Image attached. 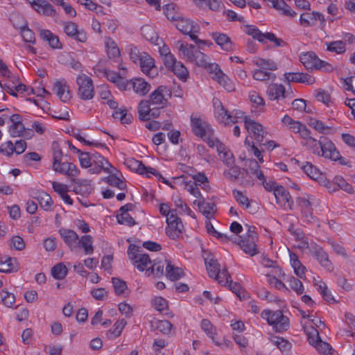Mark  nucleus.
Returning a JSON list of instances; mask_svg holds the SVG:
<instances>
[{
  "label": "nucleus",
  "mask_w": 355,
  "mask_h": 355,
  "mask_svg": "<svg viewBox=\"0 0 355 355\" xmlns=\"http://www.w3.org/2000/svg\"><path fill=\"white\" fill-rule=\"evenodd\" d=\"M302 139L303 146H306L313 154L333 162H338L340 165L351 166L350 162L341 156L335 144L331 140L327 138H324L323 140H317L311 137V131Z\"/></svg>",
  "instance_id": "1"
},
{
  "label": "nucleus",
  "mask_w": 355,
  "mask_h": 355,
  "mask_svg": "<svg viewBox=\"0 0 355 355\" xmlns=\"http://www.w3.org/2000/svg\"><path fill=\"white\" fill-rule=\"evenodd\" d=\"M127 254L132 264L140 271L147 270L150 266L152 261L148 254L139 253V248L135 245H129Z\"/></svg>",
  "instance_id": "8"
},
{
  "label": "nucleus",
  "mask_w": 355,
  "mask_h": 355,
  "mask_svg": "<svg viewBox=\"0 0 355 355\" xmlns=\"http://www.w3.org/2000/svg\"><path fill=\"white\" fill-rule=\"evenodd\" d=\"M309 125L321 134H328L330 132L332 127L325 124L322 121L311 118L308 123Z\"/></svg>",
  "instance_id": "41"
},
{
  "label": "nucleus",
  "mask_w": 355,
  "mask_h": 355,
  "mask_svg": "<svg viewBox=\"0 0 355 355\" xmlns=\"http://www.w3.org/2000/svg\"><path fill=\"white\" fill-rule=\"evenodd\" d=\"M150 110L148 101H141L138 106L139 119L144 121H149Z\"/></svg>",
  "instance_id": "49"
},
{
  "label": "nucleus",
  "mask_w": 355,
  "mask_h": 355,
  "mask_svg": "<svg viewBox=\"0 0 355 355\" xmlns=\"http://www.w3.org/2000/svg\"><path fill=\"white\" fill-rule=\"evenodd\" d=\"M191 62H193L197 66L207 69L210 73L211 67L214 64L210 62V58L207 55L198 50Z\"/></svg>",
  "instance_id": "36"
},
{
  "label": "nucleus",
  "mask_w": 355,
  "mask_h": 355,
  "mask_svg": "<svg viewBox=\"0 0 355 355\" xmlns=\"http://www.w3.org/2000/svg\"><path fill=\"white\" fill-rule=\"evenodd\" d=\"M132 87L135 93L144 96L150 90V85L144 79L137 78L130 81V89Z\"/></svg>",
  "instance_id": "32"
},
{
  "label": "nucleus",
  "mask_w": 355,
  "mask_h": 355,
  "mask_svg": "<svg viewBox=\"0 0 355 355\" xmlns=\"http://www.w3.org/2000/svg\"><path fill=\"white\" fill-rule=\"evenodd\" d=\"M74 183L73 191L76 194L82 196H88L94 190V187L91 184V181L84 179L72 180Z\"/></svg>",
  "instance_id": "22"
},
{
  "label": "nucleus",
  "mask_w": 355,
  "mask_h": 355,
  "mask_svg": "<svg viewBox=\"0 0 355 355\" xmlns=\"http://www.w3.org/2000/svg\"><path fill=\"white\" fill-rule=\"evenodd\" d=\"M126 324L127 322L123 319L116 321L114 324V329L107 331V337L109 339H114L119 337Z\"/></svg>",
  "instance_id": "46"
},
{
  "label": "nucleus",
  "mask_w": 355,
  "mask_h": 355,
  "mask_svg": "<svg viewBox=\"0 0 355 355\" xmlns=\"http://www.w3.org/2000/svg\"><path fill=\"white\" fill-rule=\"evenodd\" d=\"M301 168L310 178L319 180L322 177L320 171L312 163L306 162L301 166Z\"/></svg>",
  "instance_id": "40"
},
{
  "label": "nucleus",
  "mask_w": 355,
  "mask_h": 355,
  "mask_svg": "<svg viewBox=\"0 0 355 355\" xmlns=\"http://www.w3.org/2000/svg\"><path fill=\"white\" fill-rule=\"evenodd\" d=\"M252 62L253 64L266 71H275L278 69V64L272 59L254 57Z\"/></svg>",
  "instance_id": "30"
},
{
  "label": "nucleus",
  "mask_w": 355,
  "mask_h": 355,
  "mask_svg": "<svg viewBox=\"0 0 355 355\" xmlns=\"http://www.w3.org/2000/svg\"><path fill=\"white\" fill-rule=\"evenodd\" d=\"M130 59L136 64H139L141 71L150 77L157 74L153 58L146 52L141 51L137 46L130 44L127 49Z\"/></svg>",
  "instance_id": "2"
},
{
  "label": "nucleus",
  "mask_w": 355,
  "mask_h": 355,
  "mask_svg": "<svg viewBox=\"0 0 355 355\" xmlns=\"http://www.w3.org/2000/svg\"><path fill=\"white\" fill-rule=\"evenodd\" d=\"M169 261H170L166 259L164 261L155 262L153 265H150L148 271L150 270V273L153 274L157 277H159L164 274V268H166V266Z\"/></svg>",
  "instance_id": "48"
},
{
  "label": "nucleus",
  "mask_w": 355,
  "mask_h": 355,
  "mask_svg": "<svg viewBox=\"0 0 355 355\" xmlns=\"http://www.w3.org/2000/svg\"><path fill=\"white\" fill-rule=\"evenodd\" d=\"M290 263L293 268L295 274L301 279L305 277L306 268L302 264L296 254L290 252Z\"/></svg>",
  "instance_id": "35"
},
{
  "label": "nucleus",
  "mask_w": 355,
  "mask_h": 355,
  "mask_svg": "<svg viewBox=\"0 0 355 355\" xmlns=\"http://www.w3.org/2000/svg\"><path fill=\"white\" fill-rule=\"evenodd\" d=\"M273 195L276 202L284 209H291L293 200L289 192L282 186L276 187Z\"/></svg>",
  "instance_id": "17"
},
{
  "label": "nucleus",
  "mask_w": 355,
  "mask_h": 355,
  "mask_svg": "<svg viewBox=\"0 0 355 355\" xmlns=\"http://www.w3.org/2000/svg\"><path fill=\"white\" fill-rule=\"evenodd\" d=\"M211 73L214 75L212 79L216 80L226 91L228 92L234 91L235 85L234 82L222 71L218 64L211 65Z\"/></svg>",
  "instance_id": "10"
},
{
  "label": "nucleus",
  "mask_w": 355,
  "mask_h": 355,
  "mask_svg": "<svg viewBox=\"0 0 355 355\" xmlns=\"http://www.w3.org/2000/svg\"><path fill=\"white\" fill-rule=\"evenodd\" d=\"M11 125L9 127L8 132L11 137H18L19 133L24 130V124L22 123V117L21 115L15 114L10 117Z\"/></svg>",
  "instance_id": "26"
},
{
  "label": "nucleus",
  "mask_w": 355,
  "mask_h": 355,
  "mask_svg": "<svg viewBox=\"0 0 355 355\" xmlns=\"http://www.w3.org/2000/svg\"><path fill=\"white\" fill-rule=\"evenodd\" d=\"M266 94L270 101H280L286 98V88L282 84L271 83L268 85Z\"/></svg>",
  "instance_id": "20"
},
{
  "label": "nucleus",
  "mask_w": 355,
  "mask_h": 355,
  "mask_svg": "<svg viewBox=\"0 0 355 355\" xmlns=\"http://www.w3.org/2000/svg\"><path fill=\"white\" fill-rule=\"evenodd\" d=\"M230 167V169L223 172V175L231 181L237 180L241 175V168L234 164Z\"/></svg>",
  "instance_id": "59"
},
{
  "label": "nucleus",
  "mask_w": 355,
  "mask_h": 355,
  "mask_svg": "<svg viewBox=\"0 0 355 355\" xmlns=\"http://www.w3.org/2000/svg\"><path fill=\"white\" fill-rule=\"evenodd\" d=\"M325 44L327 51L338 54L343 53L346 50L345 42L341 40L326 42Z\"/></svg>",
  "instance_id": "51"
},
{
  "label": "nucleus",
  "mask_w": 355,
  "mask_h": 355,
  "mask_svg": "<svg viewBox=\"0 0 355 355\" xmlns=\"http://www.w3.org/2000/svg\"><path fill=\"white\" fill-rule=\"evenodd\" d=\"M184 189L197 198L202 197L198 186L196 182L192 180L184 182Z\"/></svg>",
  "instance_id": "62"
},
{
  "label": "nucleus",
  "mask_w": 355,
  "mask_h": 355,
  "mask_svg": "<svg viewBox=\"0 0 355 355\" xmlns=\"http://www.w3.org/2000/svg\"><path fill=\"white\" fill-rule=\"evenodd\" d=\"M179 51L182 55V58L189 62H191L192 59L197 51L195 46L192 44H180Z\"/></svg>",
  "instance_id": "44"
},
{
  "label": "nucleus",
  "mask_w": 355,
  "mask_h": 355,
  "mask_svg": "<svg viewBox=\"0 0 355 355\" xmlns=\"http://www.w3.org/2000/svg\"><path fill=\"white\" fill-rule=\"evenodd\" d=\"M314 257L319 262L320 266L328 272H332L334 269L332 262L329 258V255L326 251L320 248L315 250Z\"/></svg>",
  "instance_id": "23"
},
{
  "label": "nucleus",
  "mask_w": 355,
  "mask_h": 355,
  "mask_svg": "<svg viewBox=\"0 0 355 355\" xmlns=\"http://www.w3.org/2000/svg\"><path fill=\"white\" fill-rule=\"evenodd\" d=\"M64 31L68 36L74 37L81 42H84L86 40V35L83 33L78 31L77 24L73 22L67 23L64 25Z\"/></svg>",
  "instance_id": "34"
},
{
  "label": "nucleus",
  "mask_w": 355,
  "mask_h": 355,
  "mask_svg": "<svg viewBox=\"0 0 355 355\" xmlns=\"http://www.w3.org/2000/svg\"><path fill=\"white\" fill-rule=\"evenodd\" d=\"M40 36L44 41L48 42L51 48L53 49H62V44L58 37L49 30L41 29L40 31Z\"/></svg>",
  "instance_id": "28"
},
{
  "label": "nucleus",
  "mask_w": 355,
  "mask_h": 355,
  "mask_svg": "<svg viewBox=\"0 0 355 355\" xmlns=\"http://www.w3.org/2000/svg\"><path fill=\"white\" fill-rule=\"evenodd\" d=\"M287 281L289 283L290 287L297 294L301 295L304 293V286L302 284V282L294 277H290Z\"/></svg>",
  "instance_id": "64"
},
{
  "label": "nucleus",
  "mask_w": 355,
  "mask_h": 355,
  "mask_svg": "<svg viewBox=\"0 0 355 355\" xmlns=\"http://www.w3.org/2000/svg\"><path fill=\"white\" fill-rule=\"evenodd\" d=\"M77 95L83 101L92 100L95 96L94 85L92 79L85 73L76 77Z\"/></svg>",
  "instance_id": "7"
},
{
  "label": "nucleus",
  "mask_w": 355,
  "mask_h": 355,
  "mask_svg": "<svg viewBox=\"0 0 355 355\" xmlns=\"http://www.w3.org/2000/svg\"><path fill=\"white\" fill-rule=\"evenodd\" d=\"M30 196L38 201L40 207L44 211H49L51 210L53 202L47 193L42 190L33 189L31 191Z\"/></svg>",
  "instance_id": "18"
},
{
  "label": "nucleus",
  "mask_w": 355,
  "mask_h": 355,
  "mask_svg": "<svg viewBox=\"0 0 355 355\" xmlns=\"http://www.w3.org/2000/svg\"><path fill=\"white\" fill-rule=\"evenodd\" d=\"M106 182L112 187H115L120 190L126 188L125 182L114 175H110L106 178Z\"/></svg>",
  "instance_id": "63"
},
{
  "label": "nucleus",
  "mask_w": 355,
  "mask_h": 355,
  "mask_svg": "<svg viewBox=\"0 0 355 355\" xmlns=\"http://www.w3.org/2000/svg\"><path fill=\"white\" fill-rule=\"evenodd\" d=\"M205 265L209 277H212L216 275V272L220 270V264L218 261L211 256L205 259Z\"/></svg>",
  "instance_id": "45"
},
{
  "label": "nucleus",
  "mask_w": 355,
  "mask_h": 355,
  "mask_svg": "<svg viewBox=\"0 0 355 355\" xmlns=\"http://www.w3.org/2000/svg\"><path fill=\"white\" fill-rule=\"evenodd\" d=\"M171 96L170 89L161 85L158 87L150 96V102L153 105L163 107L167 102V97Z\"/></svg>",
  "instance_id": "14"
},
{
  "label": "nucleus",
  "mask_w": 355,
  "mask_h": 355,
  "mask_svg": "<svg viewBox=\"0 0 355 355\" xmlns=\"http://www.w3.org/2000/svg\"><path fill=\"white\" fill-rule=\"evenodd\" d=\"M244 32L252 37L253 39L258 40L259 42H264L265 33H263L256 26L250 25L246 26Z\"/></svg>",
  "instance_id": "54"
},
{
  "label": "nucleus",
  "mask_w": 355,
  "mask_h": 355,
  "mask_svg": "<svg viewBox=\"0 0 355 355\" xmlns=\"http://www.w3.org/2000/svg\"><path fill=\"white\" fill-rule=\"evenodd\" d=\"M300 60L306 69H313L318 62V58L313 52L309 51L301 53Z\"/></svg>",
  "instance_id": "38"
},
{
  "label": "nucleus",
  "mask_w": 355,
  "mask_h": 355,
  "mask_svg": "<svg viewBox=\"0 0 355 355\" xmlns=\"http://www.w3.org/2000/svg\"><path fill=\"white\" fill-rule=\"evenodd\" d=\"M51 275L56 279H62L67 275V268L63 263H59L52 268Z\"/></svg>",
  "instance_id": "55"
},
{
  "label": "nucleus",
  "mask_w": 355,
  "mask_h": 355,
  "mask_svg": "<svg viewBox=\"0 0 355 355\" xmlns=\"http://www.w3.org/2000/svg\"><path fill=\"white\" fill-rule=\"evenodd\" d=\"M193 204L198 207L200 211L207 218H210L216 211L214 202H206L202 197L194 200Z\"/></svg>",
  "instance_id": "27"
},
{
  "label": "nucleus",
  "mask_w": 355,
  "mask_h": 355,
  "mask_svg": "<svg viewBox=\"0 0 355 355\" xmlns=\"http://www.w3.org/2000/svg\"><path fill=\"white\" fill-rule=\"evenodd\" d=\"M175 27L183 34L189 35L191 40L198 45H210L212 43L207 40H200L197 33L200 31V26L193 21L180 17L175 24Z\"/></svg>",
  "instance_id": "5"
},
{
  "label": "nucleus",
  "mask_w": 355,
  "mask_h": 355,
  "mask_svg": "<svg viewBox=\"0 0 355 355\" xmlns=\"http://www.w3.org/2000/svg\"><path fill=\"white\" fill-rule=\"evenodd\" d=\"M245 126L248 132L253 135L257 144H261L263 141L265 132L260 123L250 118H245Z\"/></svg>",
  "instance_id": "15"
},
{
  "label": "nucleus",
  "mask_w": 355,
  "mask_h": 355,
  "mask_svg": "<svg viewBox=\"0 0 355 355\" xmlns=\"http://www.w3.org/2000/svg\"><path fill=\"white\" fill-rule=\"evenodd\" d=\"M252 77L254 80L259 81L275 80L276 79L275 73L264 71L260 68L253 71Z\"/></svg>",
  "instance_id": "47"
},
{
  "label": "nucleus",
  "mask_w": 355,
  "mask_h": 355,
  "mask_svg": "<svg viewBox=\"0 0 355 355\" xmlns=\"http://www.w3.org/2000/svg\"><path fill=\"white\" fill-rule=\"evenodd\" d=\"M288 129L293 132L298 134L302 139L310 131L304 124L299 121H295Z\"/></svg>",
  "instance_id": "56"
},
{
  "label": "nucleus",
  "mask_w": 355,
  "mask_h": 355,
  "mask_svg": "<svg viewBox=\"0 0 355 355\" xmlns=\"http://www.w3.org/2000/svg\"><path fill=\"white\" fill-rule=\"evenodd\" d=\"M168 218H166L167 227H166V234L171 239H177L184 230V225L181 219L178 216L177 211H172Z\"/></svg>",
  "instance_id": "9"
},
{
  "label": "nucleus",
  "mask_w": 355,
  "mask_h": 355,
  "mask_svg": "<svg viewBox=\"0 0 355 355\" xmlns=\"http://www.w3.org/2000/svg\"><path fill=\"white\" fill-rule=\"evenodd\" d=\"M284 76L288 83L291 82H295L312 85L315 83V78L308 73L286 72L284 74Z\"/></svg>",
  "instance_id": "21"
},
{
  "label": "nucleus",
  "mask_w": 355,
  "mask_h": 355,
  "mask_svg": "<svg viewBox=\"0 0 355 355\" xmlns=\"http://www.w3.org/2000/svg\"><path fill=\"white\" fill-rule=\"evenodd\" d=\"M0 301L6 307H12L15 302V297L12 293H9L6 291H1L0 292Z\"/></svg>",
  "instance_id": "60"
},
{
  "label": "nucleus",
  "mask_w": 355,
  "mask_h": 355,
  "mask_svg": "<svg viewBox=\"0 0 355 355\" xmlns=\"http://www.w3.org/2000/svg\"><path fill=\"white\" fill-rule=\"evenodd\" d=\"M300 22L304 27L313 26L316 24L315 12H305L300 15Z\"/></svg>",
  "instance_id": "52"
},
{
  "label": "nucleus",
  "mask_w": 355,
  "mask_h": 355,
  "mask_svg": "<svg viewBox=\"0 0 355 355\" xmlns=\"http://www.w3.org/2000/svg\"><path fill=\"white\" fill-rule=\"evenodd\" d=\"M111 164L107 159L103 157L98 153H92V166L89 172L92 174H99L101 171L110 173L112 168Z\"/></svg>",
  "instance_id": "11"
},
{
  "label": "nucleus",
  "mask_w": 355,
  "mask_h": 355,
  "mask_svg": "<svg viewBox=\"0 0 355 355\" xmlns=\"http://www.w3.org/2000/svg\"><path fill=\"white\" fill-rule=\"evenodd\" d=\"M261 316L277 332H283L289 328V319L283 314L282 311H272L269 309H265L261 312Z\"/></svg>",
  "instance_id": "6"
},
{
  "label": "nucleus",
  "mask_w": 355,
  "mask_h": 355,
  "mask_svg": "<svg viewBox=\"0 0 355 355\" xmlns=\"http://www.w3.org/2000/svg\"><path fill=\"white\" fill-rule=\"evenodd\" d=\"M19 269V265L16 258L4 257L0 260V272H15Z\"/></svg>",
  "instance_id": "29"
},
{
  "label": "nucleus",
  "mask_w": 355,
  "mask_h": 355,
  "mask_svg": "<svg viewBox=\"0 0 355 355\" xmlns=\"http://www.w3.org/2000/svg\"><path fill=\"white\" fill-rule=\"evenodd\" d=\"M171 69L180 80H187L189 76V71L181 62L177 61Z\"/></svg>",
  "instance_id": "43"
},
{
  "label": "nucleus",
  "mask_w": 355,
  "mask_h": 355,
  "mask_svg": "<svg viewBox=\"0 0 355 355\" xmlns=\"http://www.w3.org/2000/svg\"><path fill=\"white\" fill-rule=\"evenodd\" d=\"M165 275L170 280L175 281L183 275V270L169 261L166 266Z\"/></svg>",
  "instance_id": "39"
},
{
  "label": "nucleus",
  "mask_w": 355,
  "mask_h": 355,
  "mask_svg": "<svg viewBox=\"0 0 355 355\" xmlns=\"http://www.w3.org/2000/svg\"><path fill=\"white\" fill-rule=\"evenodd\" d=\"M31 7L37 12L46 16H54L56 12L53 6L46 0H36Z\"/></svg>",
  "instance_id": "25"
},
{
  "label": "nucleus",
  "mask_w": 355,
  "mask_h": 355,
  "mask_svg": "<svg viewBox=\"0 0 355 355\" xmlns=\"http://www.w3.org/2000/svg\"><path fill=\"white\" fill-rule=\"evenodd\" d=\"M53 90L55 92L60 101L64 103L69 101L72 97L70 87L67 85L64 79L56 80L53 84Z\"/></svg>",
  "instance_id": "16"
},
{
  "label": "nucleus",
  "mask_w": 355,
  "mask_h": 355,
  "mask_svg": "<svg viewBox=\"0 0 355 355\" xmlns=\"http://www.w3.org/2000/svg\"><path fill=\"white\" fill-rule=\"evenodd\" d=\"M212 38L223 50L226 51L232 50V44L227 35L220 33H213Z\"/></svg>",
  "instance_id": "37"
},
{
  "label": "nucleus",
  "mask_w": 355,
  "mask_h": 355,
  "mask_svg": "<svg viewBox=\"0 0 355 355\" xmlns=\"http://www.w3.org/2000/svg\"><path fill=\"white\" fill-rule=\"evenodd\" d=\"M270 342L277 346L282 352H288L291 347V344L282 337H272L270 338Z\"/></svg>",
  "instance_id": "53"
},
{
  "label": "nucleus",
  "mask_w": 355,
  "mask_h": 355,
  "mask_svg": "<svg viewBox=\"0 0 355 355\" xmlns=\"http://www.w3.org/2000/svg\"><path fill=\"white\" fill-rule=\"evenodd\" d=\"M155 327L163 334L169 335L173 329V324L168 320H157L155 322Z\"/></svg>",
  "instance_id": "61"
},
{
  "label": "nucleus",
  "mask_w": 355,
  "mask_h": 355,
  "mask_svg": "<svg viewBox=\"0 0 355 355\" xmlns=\"http://www.w3.org/2000/svg\"><path fill=\"white\" fill-rule=\"evenodd\" d=\"M93 238L91 235L85 234L82 236L78 240V250L80 248L83 250L84 254H92L94 251V247L93 245Z\"/></svg>",
  "instance_id": "33"
},
{
  "label": "nucleus",
  "mask_w": 355,
  "mask_h": 355,
  "mask_svg": "<svg viewBox=\"0 0 355 355\" xmlns=\"http://www.w3.org/2000/svg\"><path fill=\"white\" fill-rule=\"evenodd\" d=\"M52 167L55 172L64 175L72 180L80 173V170L71 162L60 161L55 164H53Z\"/></svg>",
  "instance_id": "12"
},
{
  "label": "nucleus",
  "mask_w": 355,
  "mask_h": 355,
  "mask_svg": "<svg viewBox=\"0 0 355 355\" xmlns=\"http://www.w3.org/2000/svg\"><path fill=\"white\" fill-rule=\"evenodd\" d=\"M214 147L216 148L220 159L227 166H231L234 164L233 153L218 139L216 140Z\"/></svg>",
  "instance_id": "19"
},
{
  "label": "nucleus",
  "mask_w": 355,
  "mask_h": 355,
  "mask_svg": "<svg viewBox=\"0 0 355 355\" xmlns=\"http://www.w3.org/2000/svg\"><path fill=\"white\" fill-rule=\"evenodd\" d=\"M191 125L194 135L202 138L209 147L214 148L217 138L211 125L200 117H191Z\"/></svg>",
  "instance_id": "4"
},
{
  "label": "nucleus",
  "mask_w": 355,
  "mask_h": 355,
  "mask_svg": "<svg viewBox=\"0 0 355 355\" xmlns=\"http://www.w3.org/2000/svg\"><path fill=\"white\" fill-rule=\"evenodd\" d=\"M214 116L217 121L225 125H232L239 122L241 119L245 123V118H248L244 115V112L240 110H234L230 113L223 105L222 102L214 97L212 100Z\"/></svg>",
  "instance_id": "3"
},
{
  "label": "nucleus",
  "mask_w": 355,
  "mask_h": 355,
  "mask_svg": "<svg viewBox=\"0 0 355 355\" xmlns=\"http://www.w3.org/2000/svg\"><path fill=\"white\" fill-rule=\"evenodd\" d=\"M141 31L142 35L147 40H149L152 43H156L157 44H159L157 43L159 39L158 36L150 26L145 25L141 27Z\"/></svg>",
  "instance_id": "57"
},
{
  "label": "nucleus",
  "mask_w": 355,
  "mask_h": 355,
  "mask_svg": "<svg viewBox=\"0 0 355 355\" xmlns=\"http://www.w3.org/2000/svg\"><path fill=\"white\" fill-rule=\"evenodd\" d=\"M58 232L71 252L78 251V242L80 238L75 231L66 228H60Z\"/></svg>",
  "instance_id": "13"
},
{
  "label": "nucleus",
  "mask_w": 355,
  "mask_h": 355,
  "mask_svg": "<svg viewBox=\"0 0 355 355\" xmlns=\"http://www.w3.org/2000/svg\"><path fill=\"white\" fill-rule=\"evenodd\" d=\"M200 327L203 331L207 334V336L211 338L216 345H219V343L215 340L216 329L213 326L211 322L207 319H203L201 320Z\"/></svg>",
  "instance_id": "42"
},
{
  "label": "nucleus",
  "mask_w": 355,
  "mask_h": 355,
  "mask_svg": "<svg viewBox=\"0 0 355 355\" xmlns=\"http://www.w3.org/2000/svg\"><path fill=\"white\" fill-rule=\"evenodd\" d=\"M235 242L238 243L243 252L250 256H254L258 252L256 248L255 239L247 236L245 238L239 237Z\"/></svg>",
  "instance_id": "24"
},
{
  "label": "nucleus",
  "mask_w": 355,
  "mask_h": 355,
  "mask_svg": "<svg viewBox=\"0 0 355 355\" xmlns=\"http://www.w3.org/2000/svg\"><path fill=\"white\" fill-rule=\"evenodd\" d=\"M105 46L109 58L117 60L121 56V52L116 42L111 37L105 39Z\"/></svg>",
  "instance_id": "31"
},
{
  "label": "nucleus",
  "mask_w": 355,
  "mask_h": 355,
  "mask_svg": "<svg viewBox=\"0 0 355 355\" xmlns=\"http://www.w3.org/2000/svg\"><path fill=\"white\" fill-rule=\"evenodd\" d=\"M297 203L301 207L302 211L307 218L309 217L312 218L311 205L309 199L304 197L297 198Z\"/></svg>",
  "instance_id": "50"
},
{
  "label": "nucleus",
  "mask_w": 355,
  "mask_h": 355,
  "mask_svg": "<svg viewBox=\"0 0 355 355\" xmlns=\"http://www.w3.org/2000/svg\"><path fill=\"white\" fill-rule=\"evenodd\" d=\"M315 97L317 101L323 103L327 106L332 104V101L329 93L324 89H319L315 91Z\"/></svg>",
  "instance_id": "58"
}]
</instances>
